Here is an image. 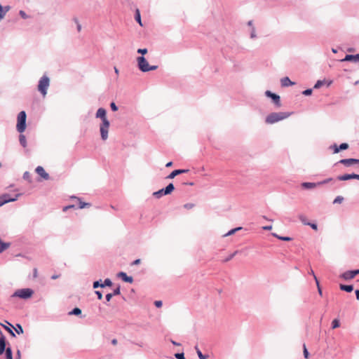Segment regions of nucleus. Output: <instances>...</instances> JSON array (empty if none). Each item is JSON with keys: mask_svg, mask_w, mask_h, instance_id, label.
<instances>
[{"mask_svg": "<svg viewBox=\"0 0 359 359\" xmlns=\"http://www.w3.org/2000/svg\"><path fill=\"white\" fill-rule=\"evenodd\" d=\"M106 112V110L102 107L99 108L96 112V118H100L102 120V123L100 126V131L102 140H106L108 138V132L109 128V121L107 118Z\"/></svg>", "mask_w": 359, "mask_h": 359, "instance_id": "nucleus-1", "label": "nucleus"}, {"mask_svg": "<svg viewBox=\"0 0 359 359\" xmlns=\"http://www.w3.org/2000/svg\"><path fill=\"white\" fill-rule=\"evenodd\" d=\"M291 114L290 112H273L266 116L265 121L268 124H273L288 118Z\"/></svg>", "mask_w": 359, "mask_h": 359, "instance_id": "nucleus-2", "label": "nucleus"}, {"mask_svg": "<svg viewBox=\"0 0 359 359\" xmlns=\"http://www.w3.org/2000/svg\"><path fill=\"white\" fill-rule=\"evenodd\" d=\"M137 60L139 69L143 72L156 70L158 68L156 65H149L147 60L143 56L137 57Z\"/></svg>", "mask_w": 359, "mask_h": 359, "instance_id": "nucleus-3", "label": "nucleus"}, {"mask_svg": "<svg viewBox=\"0 0 359 359\" xmlns=\"http://www.w3.org/2000/svg\"><path fill=\"white\" fill-rule=\"evenodd\" d=\"M50 86V79L46 75H43L39 81L38 90L45 97L47 94V90Z\"/></svg>", "mask_w": 359, "mask_h": 359, "instance_id": "nucleus-4", "label": "nucleus"}, {"mask_svg": "<svg viewBox=\"0 0 359 359\" xmlns=\"http://www.w3.org/2000/svg\"><path fill=\"white\" fill-rule=\"evenodd\" d=\"M26 113L25 111H20L18 115V123L16 129L20 133H22L26 129Z\"/></svg>", "mask_w": 359, "mask_h": 359, "instance_id": "nucleus-5", "label": "nucleus"}, {"mask_svg": "<svg viewBox=\"0 0 359 359\" xmlns=\"http://www.w3.org/2000/svg\"><path fill=\"white\" fill-rule=\"evenodd\" d=\"M34 292L32 289L29 288H24L16 290L12 295V297H20L21 299H28L31 297L33 294Z\"/></svg>", "mask_w": 359, "mask_h": 359, "instance_id": "nucleus-6", "label": "nucleus"}, {"mask_svg": "<svg viewBox=\"0 0 359 359\" xmlns=\"http://www.w3.org/2000/svg\"><path fill=\"white\" fill-rule=\"evenodd\" d=\"M175 189L173 184H169L165 189H162L158 191L154 192L153 196L156 198H159L163 195L171 194Z\"/></svg>", "mask_w": 359, "mask_h": 359, "instance_id": "nucleus-7", "label": "nucleus"}, {"mask_svg": "<svg viewBox=\"0 0 359 359\" xmlns=\"http://www.w3.org/2000/svg\"><path fill=\"white\" fill-rule=\"evenodd\" d=\"M20 195V194H16L13 198L11 197V196L8 194L0 196V207L3 206L7 203L17 201Z\"/></svg>", "mask_w": 359, "mask_h": 359, "instance_id": "nucleus-8", "label": "nucleus"}, {"mask_svg": "<svg viewBox=\"0 0 359 359\" xmlns=\"http://www.w3.org/2000/svg\"><path fill=\"white\" fill-rule=\"evenodd\" d=\"M266 95L269 97H271L273 102L278 106V107H280L281 105L280 104V96L275 94V93H271V91L269 90H266V93H265Z\"/></svg>", "mask_w": 359, "mask_h": 359, "instance_id": "nucleus-9", "label": "nucleus"}, {"mask_svg": "<svg viewBox=\"0 0 359 359\" xmlns=\"http://www.w3.org/2000/svg\"><path fill=\"white\" fill-rule=\"evenodd\" d=\"M337 179L340 181H346L351 179H356L359 180V175L357 174H346L338 176Z\"/></svg>", "mask_w": 359, "mask_h": 359, "instance_id": "nucleus-10", "label": "nucleus"}, {"mask_svg": "<svg viewBox=\"0 0 359 359\" xmlns=\"http://www.w3.org/2000/svg\"><path fill=\"white\" fill-rule=\"evenodd\" d=\"M358 273L359 269L355 271H348L342 274V277L346 280L352 279L355 278V276Z\"/></svg>", "mask_w": 359, "mask_h": 359, "instance_id": "nucleus-11", "label": "nucleus"}, {"mask_svg": "<svg viewBox=\"0 0 359 359\" xmlns=\"http://www.w3.org/2000/svg\"><path fill=\"white\" fill-rule=\"evenodd\" d=\"M35 171L43 179L46 180L49 179V175L45 171L44 168L42 166H37Z\"/></svg>", "mask_w": 359, "mask_h": 359, "instance_id": "nucleus-12", "label": "nucleus"}, {"mask_svg": "<svg viewBox=\"0 0 359 359\" xmlns=\"http://www.w3.org/2000/svg\"><path fill=\"white\" fill-rule=\"evenodd\" d=\"M339 163L344 165L345 166H350L354 163H359V159H355V158L341 159L339 161Z\"/></svg>", "mask_w": 359, "mask_h": 359, "instance_id": "nucleus-13", "label": "nucleus"}, {"mask_svg": "<svg viewBox=\"0 0 359 359\" xmlns=\"http://www.w3.org/2000/svg\"><path fill=\"white\" fill-rule=\"evenodd\" d=\"M117 276L121 278L123 281L132 283L133 282V278L132 276H128L125 272H119L117 274Z\"/></svg>", "mask_w": 359, "mask_h": 359, "instance_id": "nucleus-14", "label": "nucleus"}, {"mask_svg": "<svg viewBox=\"0 0 359 359\" xmlns=\"http://www.w3.org/2000/svg\"><path fill=\"white\" fill-rule=\"evenodd\" d=\"M342 62L344 61H354V62H359V54L357 55H346V57L341 60Z\"/></svg>", "mask_w": 359, "mask_h": 359, "instance_id": "nucleus-15", "label": "nucleus"}, {"mask_svg": "<svg viewBox=\"0 0 359 359\" xmlns=\"http://www.w3.org/2000/svg\"><path fill=\"white\" fill-rule=\"evenodd\" d=\"M6 337L3 334H1L0 337V355L3 354L4 352H6Z\"/></svg>", "mask_w": 359, "mask_h": 359, "instance_id": "nucleus-16", "label": "nucleus"}, {"mask_svg": "<svg viewBox=\"0 0 359 359\" xmlns=\"http://www.w3.org/2000/svg\"><path fill=\"white\" fill-rule=\"evenodd\" d=\"M187 172H188V170H175L168 176V178L172 179L177 175H180L182 173H185Z\"/></svg>", "mask_w": 359, "mask_h": 359, "instance_id": "nucleus-17", "label": "nucleus"}, {"mask_svg": "<svg viewBox=\"0 0 359 359\" xmlns=\"http://www.w3.org/2000/svg\"><path fill=\"white\" fill-rule=\"evenodd\" d=\"M72 198H75V199L77 200V201H78V206H79V208L80 209L84 208L86 207H90V203H87L81 201V200L79 198L74 196V197H72Z\"/></svg>", "mask_w": 359, "mask_h": 359, "instance_id": "nucleus-18", "label": "nucleus"}, {"mask_svg": "<svg viewBox=\"0 0 359 359\" xmlns=\"http://www.w3.org/2000/svg\"><path fill=\"white\" fill-rule=\"evenodd\" d=\"M281 85L284 87L292 86L294 83L290 81L288 77H284L281 79Z\"/></svg>", "mask_w": 359, "mask_h": 359, "instance_id": "nucleus-19", "label": "nucleus"}, {"mask_svg": "<svg viewBox=\"0 0 359 359\" xmlns=\"http://www.w3.org/2000/svg\"><path fill=\"white\" fill-rule=\"evenodd\" d=\"M11 245L10 243H4L0 239V253L5 251L6 249H8Z\"/></svg>", "mask_w": 359, "mask_h": 359, "instance_id": "nucleus-20", "label": "nucleus"}, {"mask_svg": "<svg viewBox=\"0 0 359 359\" xmlns=\"http://www.w3.org/2000/svg\"><path fill=\"white\" fill-rule=\"evenodd\" d=\"M19 142H20V144L24 147L25 148L27 147V140H26V137L25 136L20 133V136H19Z\"/></svg>", "mask_w": 359, "mask_h": 359, "instance_id": "nucleus-21", "label": "nucleus"}, {"mask_svg": "<svg viewBox=\"0 0 359 359\" xmlns=\"http://www.w3.org/2000/svg\"><path fill=\"white\" fill-rule=\"evenodd\" d=\"M339 287L341 290H344V291H346L348 292H351L353 290V285H340Z\"/></svg>", "mask_w": 359, "mask_h": 359, "instance_id": "nucleus-22", "label": "nucleus"}, {"mask_svg": "<svg viewBox=\"0 0 359 359\" xmlns=\"http://www.w3.org/2000/svg\"><path fill=\"white\" fill-rule=\"evenodd\" d=\"M195 349L196 351V353L198 354V356L200 359H208V355H203L201 351H200V349L198 348V346H196L195 347Z\"/></svg>", "mask_w": 359, "mask_h": 359, "instance_id": "nucleus-23", "label": "nucleus"}, {"mask_svg": "<svg viewBox=\"0 0 359 359\" xmlns=\"http://www.w3.org/2000/svg\"><path fill=\"white\" fill-rule=\"evenodd\" d=\"M6 359H13L12 350L9 347L7 348L6 350Z\"/></svg>", "mask_w": 359, "mask_h": 359, "instance_id": "nucleus-24", "label": "nucleus"}, {"mask_svg": "<svg viewBox=\"0 0 359 359\" xmlns=\"http://www.w3.org/2000/svg\"><path fill=\"white\" fill-rule=\"evenodd\" d=\"M81 313V310L79 308H74L72 311L69 313V315L79 316Z\"/></svg>", "mask_w": 359, "mask_h": 359, "instance_id": "nucleus-25", "label": "nucleus"}, {"mask_svg": "<svg viewBox=\"0 0 359 359\" xmlns=\"http://www.w3.org/2000/svg\"><path fill=\"white\" fill-rule=\"evenodd\" d=\"M302 187L306 189H313L316 187V184L311 182H304L302 184Z\"/></svg>", "mask_w": 359, "mask_h": 359, "instance_id": "nucleus-26", "label": "nucleus"}, {"mask_svg": "<svg viewBox=\"0 0 359 359\" xmlns=\"http://www.w3.org/2000/svg\"><path fill=\"white\" fill-rule=\"evenodd\" d=\"M340 326V323L338 319H334L332 322V328L335 329Z\"/></svg>", "mask_w": 359, "mask_h": 359, "instance_id": "nucleus-27", "label": "nucleus"}, {"mask_svg": "<svg viewBox=\"0 0 359 359\" xmlns=\"http://www.w3.org/2000/svg\"><path fill=\"white\" fill-rule=\"evenodd\" d=\"M273 236L278 238V239L281 241H290L292 240L290 237H286V236H279L276 233H273Z\"/></svg>", "mask_w": 359, "mask_h": 359, "instance_id": "nucleus-28", "label": "nucleus"}, {"mask_svg": "<svg viewBox=\"0 0 359 359\" xmlns=\"http://www.w3.org/2000/svg\"><path fill=\"white\" fill-rule=\"evenodd\" d=\"M303 353H304V356L306 359H309V351L306 348V344H303Z\"/></svg>", "mask_w": 359, "mask_h": 359, "instance_id": "nucleus-29", "label": "nucleus"}, {"mask_svg": "<svg viewBox=\"0 0 359 359\" xmlns=\"http://www.w3.org/2000/svg\"><path fill=\"white\" fill-rule=\"evenodd\" d=\"M14 329L18 334L23 333L22 327L20 324H17L16 327H15Z\"/></svg>", "mask_w": 359, "mask_h": 359, "instance_id": "nucleus-30", "label": "nucleus"}, {"mask_svg": "<svg viewBox=\"0 0 359 359\" xmlns=\"http://www.w3.org/2000/svg\"><path fill=\"white\" fill-rule=\"evenodd\" d=\"M112 284L111 281L109 278H106L103 283H102V287H104L105 286H111Z\"/></svg>", "mask_w": 359, "mask_h": 359, "instance_id": "nucleus-31", "label": "nucleus"}, {"mask_svg": "<svg viewBox=\"0 0 359 359\" xmlns=\"http://www.w3.org/2000/svg\"><path fill=\"white\" fill-rule=\"evenodd\" d=\"M23 179L27 180L28 182H31V175L30 173L27 171L25 172L23 174Z\"/></svg>", "mask_w": 359, "mask_h": 359, "instance_id": "nucleus-32", "label": "nucleus"}, {"mask_svg": "<svg viewBox=\"0 0 359 359\" xmlns=\"http://www.w3.org/2000/svg\"><path fill=\"white\" fill-rule=\"evenodd\" d=\"M136 21L138 22V23L142 26L141 18H140V14L137 9H136Z\"/></svg>", "mask_w": 359, "mask_h": 359, "instance_id": "nucleus-33", "label": "nucleus"}, {"mask_svg": "<svg viewBox=\"0 0 359 359\" xmlns=\"http://www.w3.org/2000/svg\"><path fill=\"white\" fill-rule=\"evenodd\" d=\"M348 148V144L347 143H342L339 146V151L345 150Z\"/></svg>", "mask_w": 359, "mask_h": 359, "instance_id": "nucleus-34", "label": "nucleus"}, {"mask_svg": "<svg viewBox=\"0 0 359 359\" xmlns=\"http://www.w3.org/2000/svg\"><path fill=\"white\" fill-rule=\"evenodd\" d=\"M299 218L303 224L306 225L309 224V223L306 222V217L304 215H301L299 216Z\"/></svg>", "mask_w": 359, "mask_h": 359, "instance_id": "nucleus-35", "label": "nucleus"}, {"mask_svg": "<svg viewBox=\"0 0 359 359\" xmlns=\"http://www.w3.org/2000/svg\"><path fill=\"white\" fill-rule=\"evenodd\" d=\"M10 9V7L9 6H6L5 7V11L4 13H0V21L4 18V17L5 16L6 12H8Z\"/></svg>", "mask_w": 359, "mask_h": 359, "instance_id": "nucleus-36", "label": "nucleus"}, {"mask_svg": "<svg viewBox=\"0 0 359 359\" xmlns=\"http://www.w3.org/2000/svg\"><path fill=\"white\" fill-rule=\"evenodd\" d=\"M314 279L316 280V285H317V287H318V292H319L320 295H322V290H321V288L320 287L318 280V278H317V277L316 276H314Z\"/></svg>", "mask_w": 359, "mask_h": 359, "instance_id": "nucleus-37", "label": "nucleus"}, {"mask_svg": "<svg viewBox=\"0 0 359 359\" xmlns=\"http://www.w3.org/2000/svg\"><path fill=\"white\" fill-rule=\"evenodd\" d=\"M330 148L333 149V153L334 154H337V153H339L340 151L339 149V146H337V144L332 145Z\"/></svg>", "mask_w": 359, "mask_h": 359, "instance_id": "nucleus-38", "label": "nucleus"}, {"mask_svg": "<svg viewBox=\"0 0 359 359\" xmlns=\"http://www.w3.org/2000/svg\"><path fill=\"white\" fill-rule=\"evenodd\" d=\"M241 229V227H238V228H236V229H231V231H229L226 234V236H230V235H232L236 231H238Z\"/></svg>", "mask_w": 359, "mask_h": 359, "instance_id": "nucleus-39", "label": "nucleus"}, {"mask_svg": "<svg viewBox=\"0 0 359 359\" xmlns=\"http://www.w3.org/2000/svg\"><path fill=\"white\" fill-rule=\"evenodd\" d=\"M19 15L21 16L22 18L23 19H27L28 18V15H27V13L24 11H20L19 12Z\"/></svg>", "mask_w": 359, "mask_h": 359, "instance_id": "nucleus-40", "label": "nucleus"}, {"mask_svg": "<svg viewBox=\"0 0 359 359\" xmlns=\"http://www.w3.org/2000/svg\"><path fill=\"white\" fill-rule=\"evenodd\" d=\"M343 200H344V198L342 196H337L334 200V203H342Z\"/></svg>", "mask_w": 359, "mask_h": 359, "instance_id": "nucleus-41", "label": "nucleus"}, {"mask_svg": "<svg viewBox=\"0 0 359 359\" xmlns=\"http://www.w3.org/2000/svg\"><path fill=\"white\" fill-rule=\"evenodd\" d=\"M74 22L76 24V28H77V31L79 32H81V24L79 23V20L76 19V18H74Z\"/></svg>", "mask_w": 359, "mask_h": 359, "instance_id": "nucleus-42", "label": "nucleus"}, {"mask_svg": "<svg viewBox=\"0 0 359 359\" xmlns=\"http://www.w3.org/2000/svg\"><path fill=\"white\" fill-rule=\"evenodd\" d=\"M98 287H102V283H100L99 280L95 281L93 283V288H97Z\"/></svg>", "mask_w": 359, "mask_h": 359, "instance_id": "nucleus-43", "label": "nucleus"}, {"mask_svg": "<svg viewBox=\"0 0 359 359\" xmlns=\"http://www.w3.org/2000/svg\"><path fill=\"white\" fill-rule=\"evenodd\" d=\"M112 111H116L118 110V107L114 102H111L110 104Z\"/></svg>", "mask_w": 359, "mask_h": 359, "instance_id": "nucleus-44", "label": "nucleus"}, {"mask_svg": "<svg viewBox=\"0 0 359 359\" xmlns=\"http://www.w3.org/2000/svg\"><path fill=\"white\" fill-rule=\"evenodd\" d=\"M175 356L177 359H185L184 353H176Z\"/></svg>", "mask_w": 359, "mask_h": 359, "instance_id": "nucleus-45", "label": "nucleus"}, {"mask_svg": "<svg viewBox=\"0 0 359 359\" xmlns=\"http://www.w3.org/2000/svg\"><path fill=\"white\" fill-rule=\"evenodd\" d=\"M137 53L144 55L147 53V48H142V49L140 48L137 50Z\"/></svg>", "mask_w": 359, "mask_h": 359, "instance_id": "nucleus-46", "label": "nucleus"}, {"mask_svg": "<svg viewBox=\"0 0 359 359\" xmlns=\"http://www.w3.org/2000/svg\"><path fill=\"white\" fill-rule=\"evenodd\" d=\"M311 93H312L311 89H307V90H305L304 91H303V94L304 95H311Z\"/></svg>", "mask_w": 359, "mask_h": 359, "instance_id": "nucleus-47", "label": "nucleus"}, {"mask_svg": "<svg viewBox=\"0 0 359 359\" xmlns=\"http://www.w3.org/2000/svg\"><path fill=\"white\" fill-rule=\"evenodd\" d=\"M323 84V82L321 81H318L317 83L315 84L314 88H318Z\"/></svg>", "mask_w": 359, "mask_h": 359, "instance_id": "nucleus-48", "label": "nucleus"}, {"mask_svg": "<svg viewBox=\"0 0 359 359\" xmlns=\"http://www.w3.org/2000/svg\"><path fill=\"white\" fill-rule=\"evenodd\" d=\"M154 304H155V306H156V307L160 308V307H161V306H162L163 303H162V302H161V301H160V300H159V301H155V302H154Z\"/></svg>", "mask_w": 359, "mask_h": 359, "instance_id": "nucleus-49", "label": "nucleus"}, {"mask_svg": "<svg viewBox=\"0 0 359 359\" xmlns=\"http://www.w3.org/2000/svg\"><path fill=\"white\" fill-rule=\"evenodd\" d=\"M113 297V294L111 293L107 294L105 296L107 302H109Z\"/></svg>", "mask_w": 359, "mask_h": 359, "instance_id": "nucleus-50", "label": "nucleus"}, {"mask_svg": "<svg viewBox=\"0 0 359 359\" xmlns=\"http://www.w3.org/2000/svg\"><path fill=\"white\" fill-rule=\"evenodd\" d=\"M75 206H76V205H70L65 206L63 208V211H67L69 208H75Z\"/></svg>", "mask_w": 359, "mask_h": 359, "instance_id": "nucleus-51", "label": "nucleus"}, {"mask_svg": "<svg viewBox=\"0 0 359 359\" xmlns=\"http://www.w3.org/2000/svg\"><path fill=\"white\" fill-rule=\"evenodd\" d=\"M120 293V287H117L114 289V292L112 293L113 295H117Z\"/></svg>", "mask_w": 359, "mask_h": 359, "instance_id": "nucleus-52", "label": "nucleus"}, {"mask_svg": "<svg viewBox=\"0 0 359 359\" xmlns=\"http://www.w3.org/2000/svg\"><path fill=\"white\" fill-rule=\"evenodd\" d=\"M95 294L97 296L98 299H102V294L100 291H95Z\"/></svg>", "mask_w": 359, "mask_h": 359, "instance_id": "nucleus-53", "label": "nucleus"}, {"mask_svg": "<svg viewBox=\"0 0 359 359\" xmlns=\"http://www.w3.org/2000/svg\"><path fill=\"white\" fill-rule=\"evenodd\" d=\"M236 253V252H234V253L231 254L229 257H228V258H226L225 259V262H228V261L231 260L234 257Z\"/></svg>", "mask_w": 359, "mask_h": 359, "instance_id": "nucleus-54", "label": "nucleus"}, {"mask_svg": "<svg viewBox=\"0 0 359 359\" xmlns=\"http://www.w3.org/2000/svg\"><path fill=\"white\" fill-rule=\"evenodd\" d=\"M309 225L311 226V227L313 229H314V230H317L318 229L317 225L316 224H311V223H309Z\"/></svg>", "mask_w": 359, "mask_h": 359, "instance_id": "nucleus-55", "label": "nucleus"}, {"mask_svg": "<svg viewBox=\"0 0 359 359\" xmlns=\"http://www.w3.org/2000/svg\"><path fill=\"white\" fill-rule=\"evenodd\" d=\"M0 325H1L2 327H4V328L7 332H8V331H9V330H11L9 327H8V326H6V325H3V324H1V323H0Z\"/></svg>", "mask_w": 359, "mask_h": 359, "instance_id": "nucleus-56", "label": "nucleus"}, {"mask_svg": "<svg viewBox=\"0 0 359 359\" xmlns=\"http://www.w3.org/2000/svg\"><path fill=\"white\" fill-rule=\"evenodd\" d=\"M271 229H272V226H263V229H264V230H271Z\"/></svg>", "mask_w": 359, "mask_h": 359, "instance_id": "nucleus-57", "label": "nucleus"}, {"mask_svg": "<svg viewBox=\"0 0 359 359\" xmlns=\"http://www.w3.org/2000/svg\"><path fill=\"white\" fill-rule=\"evenodd\" d=\"M12 337H15V334L13 332V331L12 330H9V331L8 332Z\"/></svg>", "mask_w": 359, "mask_h": 359, "instance_id": "nucleus-58", "label": "nucleus"}, {"mask_svg": "<svg viewBox=\"0 0 359 359\" xmlns=\"http://www.w3.org/2000/svg\"><path fill=\"white\" fill-rule=\"evenodd\" d=\"M255 37H256V34H255V29H253V30L251 33V38H255Z\"/></svg>", "mask_w": 359, "mask_h": 359, "instance_id": "nucleus-59", "label": "nucleus"}, {"mask_svg": "<svg viewBox=\"0 0 359 359\" xmlns=\"http://www.w3.org/2000/svg\"><path fill=\"white\" fill-rule=\"evenodd\" d=\"M355 295H356L357 299L359 300V290H357L355 291Z\"/></svg>", "mask_w": 359, "mask_h": 359, "instance_id": "nucleus-60", "label": "nucleus"}, {"mask_svg": "<svg viewBox=\"0 0 359 359\" xmlns=\"http://www.w3.org/2000/svg\"><path fill=\"white\" fill-rule=\"evenodd\" d=\"M172 165V162H168V163L165 165V166H166V167H168H168H171Z\"/></svg>", "mask_w": 359, "mask_h": 359, "instance_id": "nucleus-61", "label": "nucleus"}, {"mask_svg": "<svg viewBox=\"0 0 359 359\" xmlns=\"http://www.w3.org/2000/svg\"><path fill=\"white\" fill-rule=\"evenodd\" d=\"M111 343H112V344L115 345L117 344V340L114 339H112Z\"/></svg>", "mask_w": 359, "mask_h": 359, "instance_id": "nucleus-62", "label": "nucleus"}, {"mask_svg": "<svg viewBox=\"0 0 359 359\" xmlns=\"http://www.w3.org/2000/svg\"><path fill=\"white\" fill-rule=\"evenodd\" d=\"M58 277H59L58 275H53V276H52L51 278L55 280V279L57 278Z\"/></svg>", "mask_w": 359, "mask_h": 359, "instance_id": "nucleus-63", "label": "nucleus"}, {"mask_svg": "<svg viewBox=\"0 0 359 359\" xmlns=\"http://www.w3.org/2000/svg\"><path fill=\"white\" fill-rule=\"evenodd\" d=\"M331 180H332V179H331V178H330V179H327V180H326L323 181V182H322V184L327 183V182H330V181H331Z\"/></svg>", "mask_w": 359, "mask_h": 359, "instance_id": "nucleus-64", "label": "nucleus"}]
</instances>
